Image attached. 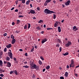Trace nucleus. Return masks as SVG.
Segmentation results:
<instances>
[{
  "label": "nucleus",
  "mask_w": 79,
  "mask_h": 79,
  "mask_svg": "<svg viewBox=\"0 0 79 79\" xmlns=\"http://www.w3.org/2000/svg\"><path fill=\"white\" fill-rule=\"evenodd\" d=\"M34 63L33 62H32V63L31 64V69H36L37 68V65H35V64H34Z\"/></svg>",
  "instance_id": "obj_1"
},
{
  "label": "nucleus",
  "mask_w": 79,
  "mask_h": 79,
  "mask_svg": "<svg viewBox=\"0 0 79 79\" xmlns=\"http://www.w3.org/2000/svg\"><path fill=\"white\" fill-rule=\"evenodd\" d=\"M8 55L10 57L11 59H13V54L11 52H9L8 53Z\"/></svg>",
  "instance_id": "obj_2"
},
{
  "label": "nucleus",
  "mask_w": 79,
  "mask_h": 79,
  "mask_svg": "<svg viewBox=\"0 0 79 79\" xmlns=\"http://www.w3.org/2000/svg\"><path fill=\"white\" fill-rule=\"evenodd\" d=\"M51 1H52V0H46L44 4V5L47 6L48 3H50Z\"/></svg>",
  "instance_id": "obj_3"
},
{
  "label": "nucleus",
  "mask_w": 79,
  "mask_h": 79,
  "mask_svg": "<svg viewBox=\"0 0 79 79\" xmlns=\"http://www.w3.org/2000/svg\"><path fill=\"white\" fill-rule=\"evenodd\" d=\"M71 44V42L70 41H68V43L65 44V47H69V46Z\"/></svg>",
  "instance_id": "obj_4"
},
{
  "label": "nucleus",
  "mask_w": 79,
  "mask_h": 79,
  "mask_svg": "<svg viewBox=\"0 0 79 79\" xmlns=\"http://www.w3.org/2000/svg\"><path fill=\"white\" fill-rule=\"evenodd\" d=\"M71 3V1L69 0L68 1L66 2L65 3V4L66 6H68V5H69V3Z\"/></svg>",
  "instance_id": "obj_5"
},
{
  "label": "nucleus",
  "mask_w": 79,
  "mask_h": 79,
  "mask_svg": "<svg viewBox=\"0 0 79 79\" xmlns=\"http://www.w3.org/2000/svg\"><path fill=\"white\" fill-rule=\"evenodd\" d=\"M7 64V67H9V68L11 67V64L10 63V62H6Z\"/></svg>",
  "instance_id": "obj_6"
},
{
  "label": "nucleus",
  "mask_w": 79,
  "mask_h": 79,
  "mask_svg": "<svg viewBox=\"0 0 79 79\" xmlns=\"http://www.w3.org/2000/svg\"><path fill=\"white\" fill-rule=\"evenodd\" d=\"M50 10L48 9H45L44 12L46 14H49V11Z\"/></svg>",
  "instance_id": "obj_7"
},
{
  "label": "nucleus",
  "mask_w": 79,
  "mask_h": 79,
  "mask_svg": "<svg viewBox=\"0 0 79 79\" xmlns=\"http://www.w3.org/2000/svg\"><path fill=\"white\" fill-rule=\"evenodd\" d=\"M70 68H71L72 66L74 65V61L73 60H72L71 61V64H70Z\"/></svg>",
  "instance_id": "obj_8"
},
{
  "label": "nucleus",
  "mask_w": 79,
  "mask_h": 79,
  "mask_svg": "<svg viewBox=\"0 0 79 79\" xmlns=\"http://www.w3.org/2000/svg\"><path fill=\"white\" fill-rule=\"evenodd\" d=\"M47 39L46 38H45L43 40H42L41 42V43L42 44H43L44 43H45V42H47Z\"/></svg>",
  "instance_id": "obj_9"
},
{
  "label": "nucleus",
  "mask_w": 79,
  "mask_h": 79,
  "mask_svg": "<svg viewBox=\"0 0 79 79\" xmlns=\"http://www.w3.org/2000/svg\"><path fill=\"white\" fill-rule=\"evenodd\" d=\"M11 44H9L8 45L6 46V47L7 48H11Z\"/></svg>",
  "instance_id": "obj_10"
},
{
  "label": "nucleus",
  "mask_w": 79,
  "mask_h": 79,
  "mask_svg": "<svg viewBox=\"0 0 79 79\" xmlns=\"http://www.w3.org/2000/svg\"><path fill=\"white\" fill-rule=\"evenodd\" d=\"M16 42V40L15 39H13L12 40L11 44H14Z\"/></svg>",
  "instance_id": "obj_11"
},
{
  "label": "nucleus",
  "mask_w": 79,
  "mask_h": 79,
  "mask_svg": "<svg viewBox=\"0 0 79 79\" xmlns=\"http://www.w3.org/2000/svg\"><path fill=\"white\" fill-rule=\"evenodd\" d=\"M30 11V13L31 14H34V13H35V10H31Z\"/></svg>",
  "instance_id": "obj_12"
},
{
  "label": "nucleus",
  "mask_w": 79,
  "mask_h": 79,
  "mask_svg": "<svg viewBox=\"0 0 79 79\" xmlns=\"http://www.w3.org/2000/svg\"><path fill=\"white\" fill-rule=\"evenodd\" d=\"M64 76L65 77H67L68 76V73L66 72L64 74Z\"/></svg>",
  "instance_id": "obj_13"
},
{
  "label": "nucleus",
  "mask_w": 79,
  "mask_h": 79,
  "mask_svg": "<svg viewBox=\"0 0 79 79\" xmlns=\"http://www.w3.org/2000/svg\"><path fill=\"white\" fill-rule=\"evenodd\" d=\"M6 60L7 61H9L10 60V58L9 57L6 56Z\"/></svg>",
  "instance_id": "obj_14"
},
{
  "label": "nucleus",
  "mask_w": 79,
  "mask_h": 79,
  "mask_svg": "<svg viewBox=\"0 0 79 79\" xmlns=\"http://www.w3.org/2000/svg\"><path fill=\"white\" fill-rule=\"evenodd\" d=\"M31 2V0H28L26 2V5H29V3Z\"/></svg>",
  "instance_id": "obj_15"
},
{
  "label": "nucleus",
  "mask_w": 79,
  "mask_h": 79,
  "mask_svg": "<svg viewBox=\"0 0 79 79\" xmlns=\"http://www.w3.org/2000/svg\"><path fill=\"white\" fill-rule=\"evenodd\" d=\"M13 73H15V75H18V72H17V71L16 70H14L13 71Z\"/></svg>",
  "instance_id": "obj_16"
},
{
  "label": "nucleus",
  "mask_w": 79,
  "mask_h": 79,
  "mask_svg": "<svg viewBox=\"0 0 79 79\" xmlns=\"http://www.w3.org/2000/svg\"><path fill=\"white\" fill-rule=\"evenodd\" d=\"M58 31L59 32H60L61 31V27H58Z\"/></svg>",
  "instance_id": "obj_17"
},
{
  "label": "nucleus",
  "mask_w": 79,
  "mask_h": 79,
  "mask_svg": "<svg viewBox=\"0 0 79 79\" xmlns=\"http://www.w3.org/2000/svg\"><path fill=\"white\" fill-rule=\"evenodd\" d=\"M52 13H55V12H54L50 10H49V14H52Z\"/></svg>",
  "instance_id": "obj_18"
},
{
  "label": "nucleus",
  "mask_w": 79,
  "mask_h": 79,
  "mask_svg": "<svg viewBox=\"0 0 79 79\" xmlns=\"http://www.w3.org/2000/svg\"><path fill=\"white\" fill-rule=\"evenodd\" d=\"M36 29L37 30H39V31H40L41 29V28L39 26L37 27L36 28Z\"/></svg>",
  "instance_id": "obj_19"
},
{
  "label": "nucleus",
  "mask_w": 79,
  "mask_h": 79,
  "mask_svg": "<svg viewBox=\"0 0 79 79\" xmlns=\"http://www.w3.org/2000/svg\"><path fill=\"white\" fill-rule=\"evenodd\" d=\"M29 67L27 65H25L23 67V68H28Z\"/></svg>",
  "instance_id": "obj_20"
},
{
  "label": "nucleus",
  "mask_w": 79,
  "mask_h": 79,
  "mask_svg": "<svg viewBox=\"0 0 79 79\" xmlns=\"http://www.w3.org/2000/svg\"><path fill=\"white\" fill-rule=\"evenodd\" d=\"M39 63L40 65H42V62L40 60H39Z\"/></svg>",
  "instance_id": "obj_21"
},
{
  "label": "nucleus",
  "mask_w": 79,
  "mask_h": 79,
  "mask_svg": "<svg viewBox=\"0 0 79 79\" xmlns=\"http://www.w3.org/2000/svg\"><path fill=\"white\" fill-rule=\"evenodd\" d=\"M68 54H69V53H68V52H66L63 55L64 56H66V55H68Z\"/></svg>",
  "instance_id": "obj_22"
},
{
  "label": "nucleus",
  "mask_w": 79,
  "mask_h": 79,
  "mask_svg": "<svg viewBox=\"0 0 79 79\" xmlns=\"http://www.w3.org/2000/svg\"><path fill=\"white\" fill-rule=\"evenodd\" d=\"M56 23L57 26H59L60 24V23L59 22H56Z\"/></svg>",
  "instance_id": "obj_23"
},
{
  "label": "nucleus",
  "mask_w": 79,
  "mask_h": 79,
  "mask_svg": "<svg viewBox=\"0 0 79 79\" xmlns=\"http://www.w3.org/2000/svg\"><path fill=\"white\" fill-rule=\"evenodd\" d=\"M50 67L49 65H48V66H47L46 68V69H50Z\"/></svg>",
  "instance_id": "obj_24"
},
{
  "label": "nucleus",
  "mask_w": 79,
  "mask_h": 79,
  "mask_svg": "<svg viewBox=\"0 0 79 79\" xmlns=\"http://www.w3.org/2000/svg\"><path fill=\"white\" fill-rule=\"evenodd\" d=\"M2 64H3V62L2 60H0V66H2Z\"/></svg>",
  "instance_id": "obj_25"
},
{
  "label": "nucleus",
  "mask_w": 79,
  "mask_h": 79,
  "mask_svg": "<svg viewBox=\"0 0 79 79\" xmlns=\"http://www.w3.org/2000/svg\"><path fill=\"white\" fill-rule=\"evenodd\" d=\"M25 2H26V0H22V3H25Z\"/></svg>",
  "instance_id": "obj_26"
},
{
  "label": "nucleus",
  "mask_w": 79,
  "mask_h": 79,
  "mask_svg": "<svg viewBox=\"0 0 79 79\" xmlns=\"http://www.w3.org/2000/svg\"><path fill=\"white\" fill-rule=\"evenodd\" d=\"M20 23V20H17V24H19V23Z\"/></svg>",
  "instance_id": "obj_27"
},
{
  "label": "nucleus",
  "mask_w": 79,
  "mask_h": 79,
  "mask_svg": "<svg viewBox=\"0 0 79 79\" xmlns=\"http://www.w3.org/2000/svg\"><path fill=\"white\" fill-rule=\"evenodd\" d=\"M57 41L59 42V43H61V40H60V39H57Z\"/></svg>",
  "instance_id": "obj_28"
},
{
  "label": "nucleus",
  "mask_w": 79,
  "mask_h": 79,
  "mask_svg": "<svg viewBox=\"0 0 79 79\" xmlns=\"http://www.w3.org/2000/svg\"><path fill=\"white\" fill-rule=\"evenodd\" d=\"M43 22V20H40L38 22V23H42Z\"/></svg>",
  "instance_id": "obj_29"
},
{
  "label": "nucleus",
  "mask_w": 79,
  "mask_h": 79,
  "mask_svg": "<svg viewBox=\"0 0 79 79\" xmlns=\"http://www.w3.org/2000/svg\"><path fill=\"white\" fill-rule=\"evenodd\" d=\"M31 27V24L30 23L28 24V29H29Z\"/></svg>",
  "instance_id": "obj_30"
},
{
  "label": "nucleus",
  "mask_w": 79,
  "mask_h": 79,
  "mask_svg": "<svg viewBox=\"0 0 79 79\" xmlns=\"http://www.w3.org/2000/svg\"><path fill=\"white\" fill-rule=\"evenodd\" d=\"M37 10L38 11H40V7L38 6L37 8Z\"/></svg>",
  "instance_id": "obj_31"
},
{
  "label": "nucleus",
  "mask_w": 79,
  "mask_h": 79,
  "mask_svg": "<svg viewBox=\"0 0 79 79\" xmlns=\"http://www.w3.org/2000/svg\"><path fill=\"white\" fill-rule=\"evenodd\" d=\"M40 58L41 59V60H43V61H44V59L42 56H40Z\"/></svg>",
  "instance_id": "obj_32"
},
{
  "label": "nucleus",
  "mask_w": 79,
  "mask_h": 79,
  "mask_svg": "<svg viewBox=\"0 0 79 79\" xmlns=\"http://www.w3.org/2000/svg\"><path fill=\"white\" fill-rule=\"evenodd\" d=\"M2 55H3V52L1 51L0 52V56H1Z\"/></svg>",
  "instance_id": "obj_33"
},
{
  "label": "nucleus",
  "mask_w": 79,
  "mask_h": 79,
  "mask_svg": "<svg viewBox=\"0 0 79 79\" xmlns=\"http://www.w3.org/2000/svg\"><path fill=\"white\" fill-rule=\"evenodd\" d=\"M24 29H27V25H25L24 27Z\"/></svg>",
  "instance_id": "obj_34"
},
{
  "label": "nucleus",
  "mask_w": 79,
  "mask_h": 79,
  "mask_svg": "<svg viewBox=\"0 0 79 79\" xmlns=\"http://www.w3.org/2000/svg\"><path fill=\"white\" fill-rule=\"evenodd\" d=\"M11 39H15L14 38V36H13V35H11Z\"/></svg>",
  "instance_id": "obj_35"
},
{
  "label": "nucleus",
  "mask_w": 79,
  "mask_h": 79,
  "mask_svg": "<svg viewBox=\"0 0 79 79\" xmlns=\"http://www.w3.org/2000/svg\"><path fill=\"white\" fill-rule=\"evenodd\" d=\"M56 1H55V0H54L52 2V3H54V4H55L56 3Z\"/></svg>",
  "instance_id": "obj_36"
},
{
  "label": "nucleus",
  "mask_w": 79,
  "mask_h": 79,
  "mask_svg": "<svg viewBox=\"0 0 79 79\" xmlns=\"http://www.w3.org/2000/svg\"><path fill=\"white\" fill-rule=\"evenodd\" d=\"M57 26H58L57 25V24H56V23H55V24H54V27H56Z\"/></svg>",
  "instance_id": "obj_37"
},
{
  "label": "nucleus",
  "mask_w": 79,
  "mask_h": 79,
  "mask_svg": "<svg viewBox=\"0 0 79 79\" xmlns=\"http://www.w3.org/2000/svg\"><path fill=\"white\" fill-rule=\"evenodd\" d=\"M6 50H7V49H6V48H5L4 50V52H6Z\"/></svg>",
  "instance_id": "obj_38"
},
{
  "label": "nucleus",
  "mask_w": 79,
  "mask_h": 79,
  "mask_svg": "<svg viewBox=\"0 0 79 79\" xmlns=\"http://www.w3.org/2000/svg\"><path fill=\"white\" fill-rule=\"evenodd\" d=\"M50 29H53V28H48L47 30H50Z\"/></svg>",
  "instance_id": "obj_39"
},
{
  "label": "nucleus",
  "mask_w": 79,
  "mask_h": 79,
  "mask_svg": "<svg viewBox=\"0 0 79 79\" xmlns=\"http://www.w3.org/2000/svg\"><path fill=\"white\" fill-rule=\"evenodd\" d=\"M2 71H3V69H0V73H2Z\"/></svg>",
  "instance_id": "obj_40"
},
{
  "label": "nucleus",
  "mask_w": 79,
  "mask_h": 79,
  "mask_svg": "<svg viewBox=\"0 0 79 79\" xmlns=\"http://www.w3.org/2000/svg\"><path fill=\"white\" fill-rule=\"evenodd\" d=\"M53 16H54L53 18L54 19H55V18H56V15H55V14H54Z\"/></svg>",
  "instance_id": "obj_41"
},
{
  "label": "nucleus",
  "mask_w": 79,
  "mask_h": 79,
  "mask_svg": "<svg viewBox=\"0 0 79 79\" xmlns=\"http://www.w3.org/2000/svg\"><path fill=\"white\" fill-rule=\"evenodd\" d=\"M13 73H14L13 71H11L10 72V74H13Z\"/></svg>",
  "instance_id": "obj_42"
},
{
  "label": "nucleus",
  "mask_w": 79,
  "mask_h": 79,
  "mask_svg": "<svg viewBox=\"0 0 79 79\" xmlns=\"http://www.w3.org/2000/svg\"><path fill=\"white\" fill-rule=\"evenodd\" d=\"M61 47H60V48H59V50H60V52H61Z\"/></svg>",
  "instance_id": "obj_43"
},
{
  "label": "nucleus",
  "mask_w": 79,
  "mask_h": 79,
  "mask_svg": "<svg viewBox=\"0 0 79 79\" xmlns=\"http://www.w3.org/2000/svg\"><path fill=\"white\" fill-rule=\"evenodd\" d=\"M76 28V26H74L73 27V30H75V29Z\"/></svg>",
  "instance_id": "obj_44"
},
{
  "label": "nucleus",
  "mask_w": 79,
  "mask_h": 79,
  "mask_svg": "<svg viewBox=\"0 0 79 79\" xmlns=\"http://www.w3.org/2000/svg\"><path fill=\"white\" fill-rule=\"evenodd\" d=\"M0 76L1 77H3L4 76V75L3 74H1L0 75Z\"/></svg>",
  "instance_id": "obj_45"
},
{
  "label": "nucleus",
  "mask_w": 79,
  "mask_h": 79,
  "mask_svg": "<svg viewBox=\"0 0 79 79\" xmlns=\"http://www.w3.org/2000/svg\"><path fill=\"white\" fill-rule=\"evenodd\" d=\"M60 79H64V77H60Z\"/></svg>",
  "instance_id": "obj_46"
},
{
  "label": "nucleus",
  "mask_w": 79,
  "mask_h": 79,
  "mask_svg": "<svg viewBox=\"0 0 79 79\" xmlns=\"http://www.w3.org/2000/svg\"><path fill=\"white\" fill-rule=\"evenodd\" d=\"M34 48H32V49H31V52H33V51H34Z\"/></svg>",
  "instance_id": "obj_47"
},
{
  "label": "nucleus",
  "mask_w": 79,
  "mask_h": 79,
  "mask_svg": "<svg viewBox=\"0 0 79 79\" xmlns=\"http://www.w3.org/2000/svg\"><path fill=\"white\" fill-rule=\"evenodd\" d=\"M56 47H60V45L59 44H57L56 45Z\"/></svg>",
  "instance_id": "obj_48"
},
{
  "label": "nucleus",
  "mask_w": 79,
  "mask_h": 79,
  "mask_svg": "<svg viewBox=\"0 0 79 79\" xmlns=\"http://www.w3.org/2000/svg\"><path fill=\"white\" fill-rule=\"evenodd\" d=\"M37 1L39 3H40V2H41V0H37Z\"/></svg>",
  "instance_id": "obj_49"
},
{
  "label": "nucleus",
  "mask_w": 79,
  "mask_h": 79,
  "mask_svg": "<svg viewBox=\"0 0 79 79\" xmlns=\"http://www.w3.org/2000/svg\"><path fill=\"white\" fill-rule=\"evenodd\" d=\"M77 30H78V29H77V28H76L75 29V30H74V31H77Z\"/></svg>",
  "instance_id": "obj_50"
},
{
  "label": "nucleus",
  "mask_w": 79,
  "mask_h": 79,
  "mask_svg": "<svg viewBox=\"0 0 79 79\" xmlns=\"http://www.w3.org/2000/svg\"><path fill=\"white\" fill-rule=\"evenodd\" d=\"M19 18H23V15H19Z\"/></svg>",
  "instance_id": "obj_51"
},
{
  "label": "nucleus",
  "mask_w": 79,
  "mask_h": 79,
  "mask_svg": "<svg viewBox=\"0 0 79 79\" xmlns=\"http://www.w3.org/2000/svg\"><path fill=\"white\" fill-rule=\"evenodd\" d=\"M7 35V34L5 33L3 34L4 36H6Z\"/></svg>",
  "instance_id": "obj_52"
},
{
  "label": "nucleus",
  "mask_w": 79,
  "mask_h": 79,
  "mask_svg": "<svg viewBox=\"0 0 79 79\" xmlns=\"http://www.w3.org/2000/svg\"><path fill=\"white\" fill-rule=\"evenodd\" d=\"M18 0L17 1H15V3H16V5H17V4H18Z\"/></svg>",
  "instance_id": "obj_53"
},
{
  "label": "nucleus",
  "mask_w": 79,
  "mask_h": 79,
  "mask_svg": "<svg viewBox=\"0 0 79 79\" xmlns=\"http://www.w3.org/2000/svg\"><path fill=\"white\" fill-rule=\"evenodd\" d=\"M19 51L20 52H23V49H20L19 50Z\"/></svg>",
  "instance_id": "obj_54"
},
{
  "label": "nucleus",
  "mask_w": 79,
  "mask_h": 79,
  "mask_svg": "<svg viewBox=\"0 0 79 79\" xmlns=\"http://www.w3.org/2000/svg\"><path fill=\"white\" fill-rule=\"evenodd\" d=\"M25 56H27V52L25 54Z\"/></svg>",
  "instance_id": "obj_55"
},
{
  "label": "nucleus",
  "mask_w": 79,
  "mask_h": 79,
  "mask_svg": "<svg viewBox=\"0 0 79 79\" xmlns=\"http://www.w3.org/2000/svg\"><path fill=\"white\" fill-rule=\"evenodd\" d=\"M15 12H18V9H16L15 10Z\"/></svg>",
  "instance_id": "obj_56"
},
{
  "label": "nucleus",
  "mask_w": 79,
  "mask_h": 79,
  "mask_svg": "<svg viewBox=\"0 0 79 79\" xmlns=\"http://www.w3.org/2000/svg\"><path fill=\"white\" fill-rule=\"evenodd\" d=\"M12 24L13 26H14V25H15V23L14 22H12Z\"/></svg>",
  "instance_id": "obj_57"
},
{
  "label": "nucleus",
  "mask_w": 79,
  "mask_h": 79,
  "mask_svg": "<svg viewBox=\"0 0 79 79\" xmlns=\"http://www.w3.org/2000/svg\"><path fill=\"white\" fill-rule=\"evenodd\" d=\"M32 78H34L35 77V76L34 75V74H33L32 75Z\"/></svg>",
  "instance_id": "obj_58"
},
{
  "label": "nucleus",
  "mask_w": 79,
  "mask_h": 79,
  "mask_svg": "<svg viewBox=\"0 0 79 79\" xmlns=\"http://www.w3.org/2000/svg\"><path fill=\"white\" fill-rule=\"evenodd\" d=\"M14 9H15V7H13L12 9H11V10H14Z\"/></svg>",
  "instance_id": "obj_59"
},
{
  "label": "nucleus",
  "mask_w": 79,
  "mask_h": 79,
  "mask_svg": "<svg viewBox=\"0 0 79 79\" xmlns=\"http://www.w3.org/2000/svg\"><path fill=\"white\" fill-rule=\"evenodd\" d=\"M24 64H27V62H24Z\"/></svg>",
  "instance_id": "obj_60"
},
{
  "label": "nucleus",
  "mask_w": 79,
  "mask_h": 79,
  "mask_svg": "<svg viewBox=\"0 0 79 79\" xmlns=\"http://www.w3.org/2000/svg\"><path fill=\"white\" fill-rule=\"evenodd\" d=\"M45 71V69H43V72H44Z\"/></svg>",
  "instance_id": "obj_61"
},
{
  "label": "nucleus",
  "mask_w": 79,
  "mask_h": 79,
  "mask_svg": "<svg viewBox=\"0 0 79 79\" xmlns=\"http://www.w3.org/2000/svg\"><path fill=\"white\" fill-rule=\"evenodd\" d=\"M13 59L15 61H16V58H14Z\"/></svg>",
  "instance_id": "obj_62"
},
{
  "label": "nucleus",
  "mask_w": 79,
  "mask_h": 79,
  "mask_svg": "<svg viewBox=\"0 0 79 79\" xmlns=\"http://www.w3.org/2000/svg\"><path fill=\"white\" fill-rule=\"evenodd\" d=\"M30 6H31V8H32V5L31 4H30Z\"/></svg>",
  "instance_id": "obj_63"
},
{
  "label": "nucleus",
  "mask_w": 79,
  "mask_h": 79,
  "mask_svg": "<svg viewBox=\"0 0 79 79\" xmlns=\"http://www.w3.org/2000/svg\"><path fill=\"white\" fill-rule=\"evenodd\" d=\"M35 48H36V49L37 48V46H35Z\"/></svg>",
  "instance_id": "obj_64"
}]
</instances>
